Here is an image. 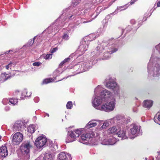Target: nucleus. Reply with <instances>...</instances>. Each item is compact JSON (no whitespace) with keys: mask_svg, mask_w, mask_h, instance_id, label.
Segmentation results:
<instances>
[{"mask_svg":"<svg viewBox=\"0 0 160 160\" xmlns=\"http://www.w3.org/2000/svg\"><path fill=\"white\" fill-rule=\"evenodd\" d=\"M93 137V134L92 132L83 134L79 138L78 141L83 144H88L89 139Z\"/></svg>","mask_w":160,"mask_h":160,"instance_id":"nucleus-10","label":"nucleus"},{"mask_svg":"<svg viewBox=\"0 0 160 160\" xmlns=\"http://www.w3.org/2000/svg\"><path fill=\"white\" fill-rule=\"evenodd\" d=\"M102 46L101 45L98 46L95 51V53L96 56H98L102 52L104 47L105 48L106 46L107 45V43L106 42H102Z\"/></svg>","mask_w":160,"mask_h":160,"instance_id":"nucleus-19","label":"nucleus"},{"mask_svg":"<svg viewBox=\"0 0 160 160\" xmlns=\"http://www.w3.org/2000/svg\"><path fill=\"white\" fill-rule=\"evenodd\" d=\"M128 7L127 6V5H125L124 6L120 7H117L116 11H117V12L119 11H122L127 9L128 8Z\"/></svg>","mask_w":160,"mask_h":160,"instance_id":"nucleus-32","label":"nucleus"},{"mask_svg":"<svg viewBox=\"0 0 160 160\" xmlns=\"http://www.w3.org/2000/svg\"><path fill=\"white\" fill-rule=\"evenodd\" d=\"M41 63L39 62H36L33 63V65L34 66H39L41 65Z\"/></svg>","mask_w":160,"mask_h":160,"instance_id":"nucleus-45","label":"nucleus"},{"mask_svg":"<svg viewBox=\"0 0 160 160\" xmlns=\"http://www.w3.org/2000/svg\"><path fill=\"white\" fill-rule=\"evenodd\" d=\"M69 38V35L67 33H64L62 36V39L65 40H68Z\"/></svg>","mask_w":160,"mask_h":160,"instance_id":"nucleus-39","label":"nucleus"},{"mask_svg":"<svg viewBox=\"0 0 160 160\" xmlns=\"http://www.w3.org/2000/svg\"><path fill=\"white\" fill-rule=\"evenodd\" d=\"M22 134L20 132H17L12 136V142L13 144L18 145L23 140Z\"/></svg>","mask_w":160,"mask_h":160,"instance_id":"nucleus-11","label":"nucleus"},{"mask_svg":"<svg viewBox=\"0 0 160 160\" xmlns=\"http://www.w3.org/2000/svg\"><path fill=\"white\" fill-rule=\"evenodd\" d=\"M108 55H106V53H105L104 55V58L107 59L109 58L110 55L118 51V46L115 44H111L110 43L108 45Z\"/></svg>","mask_w":160,"mask_h":160,"instance_id":"nucleus-9","label":"nucleus"},{"mask_svg":"<svg viewBox=\"0 0 160 160\" xmlns=\"http://www.w3.org/2000/svg\"><path fill=\"white\" fill-rule=\"evenodd\" d=\"M111 41V43H112L113 42H114V40H112Z\"/></svg>","mask_w":160,"mask_h":160,"instance_id":"nucleus-61","label":"nucleus"},{"mask_svg":"<svg viewBox=\"0 0 160 160\" xmlns=\"http://www.w3.org/2000/svg\"><path fill=\"white\" fill-rule=\"evenodd\" d=\"M32 93L31 92H29V95L28 94V91L26 89L23 90L21 93V96L20 97L21 100H24L25 97H30Z\"/></svg>","mask_w":160,"mask_h":160,"instance_id":"nucleus-24","label":"nucleus"},{"mask_svg":"<svg viewBox=\"0 0 160 160\" xmlns=\"http://www.w3.org/2000/svg\"><path fill=\"white\" fill-rule=\"evenodd\" d=\"M58 158L59 160H70L71 159L70 154L64 152H60L58 155Z\"/></svg>","mask_w":160,"mask_h":160,"instance_id":"nucleus-18","label":"nucleus"},{"mask_svg":"<svg viewBox=\"0 0 160 160\" xmlns=\"http://www.w3.org/2000/svg\"><path fill=\"white\" fill-rule=\"evenodd\" d=\"M124 30H123V29H122V32H124Z\"/></svg>","mask_w":160,"mask_h":160,"instance_id":"nucleus-64","label":"nucleus"},{"mask_svg":"<svg viewBox=\"0 0 160 160\" xmlns=\"http://www.w3.org/2000/svg\"><path fill=\"white\" fill-rule=\"evenodd\" d=\"M128 29H130V30H131V26H128L125 29V30H126V31L127 32H128Z\"/></svg>","mask_w":160,"mask_h":160,"instance_id":"nucleus-52","label":"nucleus"},{"mask_svg":"<svg viewBox=\"0 0 160 160\" xmlns=\"http://www.w3.org/2000/svg\"><path fill=\"white\" fill-rule=\"evenodd\" d=\"M155 48L160 54V43L155 46Z\"/></svg>","mask_w":160,"mask_h":160,"instance_id":"nucleus-42","label":"nucleus"},{"mask_svg":"<svg viewBox=\"0 0 160 160\" xmlns=\"http://www.w3.org/2000/svg\"><path fill=\"white\" fill-rule=\"evenodd\" d=\"M32 145L29 142L23 143L20 147L21 153L26 158H29L30 154V149L32 148Z\"/></svg>","mask_w":160,"mask_h":160,"instance_id":"nucleus-4","label":"nucleus"},{"mask_svg":"<svg viewBox=\"0 0 160 160\" xmlns=\"http://www.w3.org/2000/svg\"><path fill=\"white\" fill-rule=\"evenodd\" d=\"M5 109L6 110H9V108H5Z\"/></svg>","mask_w":160,"mask_h":160,"instance_id":"nucleus-58","label":"nucleus"},{"mask_svg":"<svg viewBox=\"0 0 160 160\" xmlns=\"http://www.w3.org/2000/svg\"><path fill=\"white\" fill-rule=\"evenodd\" d=\"M83 130V129L80 128L76 129L73 131H71L68 132V135H70L71 137L74 139V141L76 138L78 137Z\"/></svg>","mask_w":160,"mask_h":160,"instance_id":"nucleus-14","label":"nucleus"},{"mask_svg":"<svg viewBox=\"0 0 160 160\" xmlns=\"http://www.w3.org/2000/svg\"><path fill=\"white\" fill-rule=\"evenodd\" d=\"M114 118L116 121L117 122V124H119V126H121L122 128L124 126L125 124H126V123L124 122L126 120L127 122H130L129 119H127L126 118L122 119V117L120 115H117Z\"/></svg>","mask_w":160,"mask_h":160,"instance_id":"nucleus-15","label":"nucleus"},{"mask_svg":"<svg viewBox=\"0 0 160 160\" xmlns=\"http://www.w3.org/2000/svg\"><path fill=\"white\" fill-rule=\"evenodd\" d=\"M148 75L151 78L159 77L160 75V58L154 53L151 55L147 65Z\"/></svg>","mask_w":160,"mask_h":160,"instance_id":"nucleus-1","label":"nucleus"},{"mask_svg":"<svg viewBox=\"0 0 160 160\" xmlns=\"http://www.w3.org/2000/svg\"><path fill=\"white\" fill-rule=\"evenodd\" d=\"M132 110L133 112H137L138 111V108L137 107H134L133 108Z\"/></svg>","mask_w":160,"mask_h":160,"instance_id":"nucleus-51","label":"nucleus"},{"mask_svg":"<svg viewBox=\"0 0 160 160\" xmlns=\"http://www.w3.org/2000/svg\"><path fill=\"white\" fill-rule=\"evenodd\" d=\"M134 2H135V1L134 2L133 1H132L130 2V4H133Z\"/></svg>","mask_w":160,"mask_h":160,"instance_id":"nucleus-57","label":"nucleus"},{"mask_svg":"<svg viewBox=\"0 0 160 160\" xmlns=\"http://www.w3.org/2000/svg\"><path fill=\"white\" fill-rule=\"evenodd\" d=\"M100 96L105 102H107L115 98L114 95L110 91L106 89H103L101 92Z\"/></svg>","mask_w":160,"mask_h":160,"instance_id":"nucleus-7","label":"nucleus"},{"mask_svg":"<svg viewBox=\"0 0 160 160\" xmlns=\"http://www.w3.org/2000/svg\"><path fill=\"white\" fill-rule=\"evenodd\" d=\"M73 141H74V139L71 137L70 135H68V136H67L66 138V142L67 143H69L70 142H72Z\"/></svg>","mask_w":160,"mask_h":160,"instance_id":"nucleus-34","label":"nucleus"},{"mask_svg":"<svg viewBox=\"0 0 160 160\" xmlns=\"http://www.w3.org/2000/svg\"><path fill=\"white\" fill-rule=\"evenodd\" d=\"M47 142V139L45 137L40 136L36 139L35 144L38 148H41L45 145Z\"/></svg>","mask_w":160,"mask_h":160,"instance_id":"nucleus-8","label":"nucleus"},{"mask_svg":"<svg viewBox=\"0 0 160 160\" xmlns=\"http://www.w3.org/2000/svg\"><path fill=\"white\" fill-rule=\"evenodd\" d=\"M12 63L10 62L8 65L6 66V68L8 70L9 68H11L12 64Z\"/></svg>","mask_w":160,"mask_h":160,"instance_id":"nucleus-46","label":"nucleus"},{"mask_svg":"<svg viewBox=\"0 0 160 160\" xmlns=\"http://www.w3.org/2000/svg\"><path fill=\"white\" fill-rule=\"evenodd\" d=\"M117 142V139L113 137H111L109 139H106L101 142V144L104 145H113Z\"/></svg>","mask_w":160,"mask_h":160,"instance_id":"nucleus-17","label":"nucleus"},{"mask_svg":"<svg viewBox=\"0 0 160 160\" xmlns=\"http://www.w3.org/2000/svg\"><path fill=\"white\" fill-rule=\"evenodd\" d=\"M103 89L101 86L100 85L98 86L95 89L94 91V96H97L99 93H101V92L103 91Z\"/></svg>","mask_w":160,"mask_h":160,"instance_id":"nucleus-26","label":"nucleus"},{"mask_svg":"<svg viewBox=\"0 0 160 160\" xmlns=\"http://www.w3.org/2000/svg\"><path fill=\"white\" fill-rule=\"evenodd\" d=\"M70 58L68 57L65 58L63 61H62L59 64V67H62L63 65L65 62L70 60Z\"/></svg>","mask_w":160,"mask_h":160,"instance_id":"nucleus-37","label":"nucleus"},{"mask_svg":"<svg viewBox=\"0 0 160 160\" xmlns=\"http://www.w3.org/2000/svg\"><path fill=\"white\" fill-rule=\"evenodd\" d=\"M141 127L135 124L132 125L130 126L129 137L133 138L139 134H141L140 131Z\"/></svg>","mask_w":160,"mask_h":160,"instance_id":"nucleus-6","label":"nucleus"},{"mask_svg":"<svg viewBox=\"0 0 160 160\" xmlns=\"http://www.w3.org/2000/svg\"><path fill=\"white\" fill-rule=\"evenodd\" d=\"M53 81V79L52 78H48L44 79L42 83L43 84H46Z\"/></svg>","mask_w":160,"mask_h":160,"instance_id":"nucleus-33","label":"nucleus"},{"mask_svg":"<svg viewBox=\"0 0 160 160\" xmlns=\"http://www.w3.org/2000/svg\"><path fill=\"white\" fill-rule=\"evenodd\" d=\"M105 102L102 98L100 96H94L92 99V106L96 109L99 110V108L101 107L100 106L101 104L102 105Z\"/></svg>","mask_w":160,"mask_h":160,"instance_id":"nucleus-5","label":"nucleus"},{"mask_svg":"<svg viewBox=\"0 0 160 160\" xmlns=\"http://www.w3.org/2000/svg\"><path fill=\"white\" fill-rule=\"evenodd\" d=\"M157 153H158V155H159L160 154V152H157Z\"/></svg>","mask_w":160,"mask_h":160,"instance_id":"nucleus-62","label":"nucleus"},{"mask_svg":"<svg viewBox=\"0 0 160 160\" xmlns=\"http://www.w3.org/2000/svg\"><path fill=\"white\" fill-rule=\"evenodd\" d=\"M92 64V62H87L82 63L79 66V69L81 72H83L88 70L91 68Z\"/></svg>","mask_w":160,"mask_h":160,"instance_id":"nucleus-13","label":"nucleus"},{"mask_svg":"<svg viewBox=\"0 0 160 160\" xmlns=\"http://www.w3.org/2000/svg\"><path fill=\"white\" fill-rule=\"evenodd\" d=\"M149 13V12L148 11L147 13L144 15L143 19L144 20V21H146V20L147 17L148 16V15L147 14V13Z\"/></svg>","mask_w":160,"mask_h":160,"instance_id":"nucleus-48","label":"nucleus"},{"mask_svg":"<svg viewBox=\"0 0 160 160\" xmlns=\"http://www.w3.org/2000/svg\"><path fill=\"white\" fill-rule=\"evenodd\" d=\"M88 44V42L87 40L86 41L85 40H82L78 48V50L82 53H84L87 50Z\"/></svg>","mask_w":160,"mask_h":160,"instance_id":"nucleus-16","label":"nucleus"},{"mask_svg":"<svg viewBox=\"0 0 160 160\" xmlns=\"http://www.w3.org/2000/svg\"><path fill=\"white\" fill-rule=\"evenodd\" d=\"M8 154V152L6 147L2 146L0 148V157L5 158Z\"/></svg>","mask_w":160,"mask_h":160,"instance_id":"nucleus-22","label":"nucleus"},{"mask_svg":"<svg viewBox=\"0 0 160 160\" xmlns=\"http://www.w3.org/2000/svg\"><path fill=\"white\" fill-rule=\"evenodd\" d=\"M34 101L36 102H38L39 100V98L38 97H36L34 98Z\"/></svg>","mask_w":160,"mask_h":160,"instance_id":"nucleus-49","label":"nucleus"},{"mask_svg":"<svg viewBox=\"0 0 160 160\" xmlns=\"http://www.w3.org/2000/svg\"><path fill=\"white\" fill-rule=\"evenodd\" d=\"M157 117H155L154 118V122L157 123H158L159 124H160V123H159V122H156V119H157ZM158 121L159 122H160V114L159 115H158Z\"/></svg>","mask_w":160,"mask_h":160,"instance_id":"nucleus-43","label":"nucleus"},{"mask_svg":"<svg viewBox=\"0 0 160 160\" xmlns=\"http://www.w3.org/2000/svg\"><path fill=\"white\" fill-rule=\"evenodd\" d=\"M54 156L50 153H46L43 158L44 160H53Z\"/></svg>","mask_w":160,"mask_h":160,"instance_id":"nucleus-27","label":"nucleus"},{"mask_svg":"<svg viewBox=\"0 0 160 160\" xmlns=\"http://www.w3.org/2000/svg\"><path fill=\"white\" fill-rule=\"evenodd\" d=\"M142 22H140L139 23V24H138V26H137V28H138L141 25V24H140Z\"/></svg>","mask_w":160,"mask_h":160,"instance_id":"nucleus-56","label":"nucleus"},{"mask_svg":"<svg viewBox=\"0 0 160 160\" xmlns=\"http://www.w3.org/2000/svg\"><path fill=\"white\" fill-rule=\"evenodd\" d=\"M23 126V123L21 121H18L16 122L13 126V131H17L21 130Z\"/></svg>","mask_w":160,"mask_h":160,"instance_id":"nucleus-21","label":"nucleus"},{"mask_svg":"<svg viewBox=\"0 0 160 160\" xmlns=\"http://www.w3.org/2000/svg\"><path fill=\"white\" fill-rule=\"evenodd\" d=\"M107 121L109 122V124L110 125V124H113L116 121L115 119H114V118H113L109 119L107 120Z\"/></svg>","mask_w":160,"mask_h":160,"instance_id":"nucleus-40","label":"nucleus"},{"mask_svg":"<svg viewBox=\"0 0 160 160\" xmlns=\"http://www.w3.org/2000/svg\"><path fill=\"white\" fill-rule=\"evenodd\" d=\"M122 128L119 126V124L117 125V126H114L109 128L108 130V132L109 134H117V132L120 128Z\"/></svg>","mask_w":160,"mask_h":160,"instance_id":"nucleus-20","label":"nucleus"},{"mask_svg":"<svg viewBox=\"0 0 160 160\" xmlns=\"http://www.w3.org/2000/svg\"><path fill=\"white\" fill-rule=\"evenodd\" d=\"M97 36L95 34H90L89 36L87 38V41H91L94 40L96 38Z\"/></svg>","mask_w":160,"mask_h":160,"instance_id":"nucleus-30","label":"nucleus"},{"mask_svg":"<svg viewBox=\"0 0 160 160\" xmlns=\"http://www.w3.org/2000/svg\"><path fill=\"white\" fill-rule=\"evenodd\" d=\"M58 50V48H53L51 51V53H53L56 51Z\"/></svg>","mask_w":160,"mask_h":160,"instance_id":"nucleus-50","label":"nucleus"},{"mask_svg":"<svg viewBox=\"0 0 160 160\" xmlns=\"http://www.w3.org/2000/svg\"><path fill=\"white\" fill-rule=\"evenodd\" d=\"M158 7H160V1H159L157 3Z\"/></svg>","mask_w":160,"mask_h":160,"instance_id":"nucleus-55","label":"nucleus"},{"mask_svg":"<svg viewBox=\"0 0 160 160\" xmlns=\"http://www.w3.org/2000/svg\"><path fill=\"white\" fill-rule=\"evenodd\" d=\"M61 69L59 68L56 69V71L54 72V75L56 77H57L61 73Z\"/></svg>","mask_w":160,"mask_h":160,"instance_id":"nucleus-35","label":"nucleus"},{"mask_svg":"<svg viewBox=\"0 0 160 160\" xmlns=\"http://www.w3.org/2000/svg\"><path fill=\"white\" fill-rule=\"evenodd\" d=\"M152 105V101L151 100H146L143 102V106L147 108H149Z\"/></svg>","mask_w":160,"mask_h":160,"instance_id":"nucleus-25","label":"nucleus"},{"mask_svg":"<svg viewBox=\"0 0 160 160\" xmlns=\"http://www.w3.org/2000/svg\"><path fill=\"white\" fill-rule=\"evenodd\" d=\"M106 87L113 90L114 94L120 97V88L115 81L114 78L109 77L105 80Z\"/></svg>","mask_w":160,"mask_h":160,"instance_id":"nucleus-2","label":"nucleus"},{"mask_svg":"<svg viewBox=\"0 0 160 160\" xmlns=\"http://www.w3.org/2000/svg\"><path fill=\"white\" fill-rule=\"evenodd\" d=\"M116 99H113L107 102H105L101 105L99 110L106 112H110L114 110L116 104Z\"/></svg>","mask_w":160,"mask_h":160,"instance_id":"nucleus-3","label":"nucleus"},{"mask_svg":"<svg viewBox=\"0 0 160 160\" xmlns=\"http://www.w3.org/2000/svg\"><path fill=\"white\" fill-rule=\"evenodd\" d=\"M130 23L131 24L134 25L136 23V21L134 19H132L130 21Z\"/></svg>","mask_w":160,"mask_h":160,"instance_id":"nucleus-47","label":"nucleus"},{"mask_svg":"<svg viewBox=\"0 0 160 160\" xmlns=\"http://www.w3.org/2000/svg\"><path fill=\"white\" fill-rule=\"evenodd\" d=\"M72 107V102L71 101L68 102L66 105L67 108L68 109H71Z\"/></svg>","mask_w":160,"mask_h":160,"instance_id":"nucleus-38","label":"nucleus"},{"mask_svg":"<svg viewBox=\"0 0 160 160\" xmlns=\"http://www.w3.org/2000/svg\"><path fill=\"white\" fill-rule=\"evenodd\" d=\"M75 17L74 15H72L70 16H69L68 17V18L69 19H72V18H74Z\"/></svg>","mask_w":160,"mask_h":160,"instance_id":"nucleus-53","label":"nucleus"},{"mask_svg":"<svg viewBox=\"0 0 160 160\" xmlns=\"http://www.w3.org/2000/svg\"><path fill=\"white\" fill-rule=\"evenodd\" d=\"M123 128H121L117 132V134L119 137L121 138L122 139H125L127 138L126 135V131L122 129Z\"/></svg>","mask_w":160,"mask_h":160,"instance_id":"nucleus-23","label":"nucleus"},{"mask_svg":"<svg viewBox=\"0 0 160 160\" xmlns=\"http://www.w3.org/2000/svg\"><path fill=\"white\" fill-rule=\"evenodd\" d=\"M109 122H108L107 121L103 123V125L101 126V128L102 129H105L107 127H108L109 126Z\"/></svg>","mask_w":160,"mask_h":160,"instance_id":"nucleus-36","label":"nucleus"},{"mask_svg":"<svg viewBox=\"0 0 160 160\" xmlns=\"http://www.w3.org/2000/svg\"><path fill=\"white\" fill-rule=\"evenodd\" d=\"M11 51V50H9L7 52H6V53L7 54H8Z\"/></svg>","mask_w":160,"mask_h":160,"instance_id":"nucleus-59","label":"nucleus"},{"mask_svg":"<svg viewBox=\"0 0 160 160\" xmlns=\"http://www.w3.org/2000/svg\"><path fill=\"white\" fill-rule=\"evenodd\" d=\"M28 132L31 134L33 133L35 131V126L32 125H29L27 128Z\"/></svg>","mask_w":160,"mask_h":160,"instance_id":"nucleus-29","label":"nucleus"},{"mask_svg":"<svg viewBox=\"0 0 160 160\" xmlns=\"http://www.w3.org/2000/svg\"><path fill=\"white\" fill-rule=\"evenodd\" d=\"M102 121L98 119H92L86 125L84 129L86 130L87 129H89L91 128L95 127L97 125L98 126H100L101 125Z\"/></svg>","mask_w":160,"mask_h":160,"instance_id":"nucleus-12","label":"nucleus"},{"mask_svg":"<svg viewBox=\"0 0 160 160\" xmlns=\"http://www.w3.org/2000/svg\"><path fill=\"white\" fill-rule=\"evenodd\" d=\"M46 115L48 117H49V114L48 113H46Z\"/></svg>","mask_w":160,"mask_h":160,"instance_id":"nucleus-60","label":"nucleus"},{"mask_svg":"<svg viewBox=\"0 0 160 160\" xmlns=\"http://www.w3.org/2000/svg\"><path fill=\"white\" fill-rule=\"evenodd\" d=\"M89 22L88 21H85V22H83L84 23H86V22Z\"/></svg>","mask_w":160,"mask_h":160,"instance_id":"nucleus-63","label":"nucleus"},{"mask_svg":"<svg viewBox=\"0 0 160 160\" xmlns=\"http://www.w3.org/2000/svg\"><path fill=\"white\" fill-rule=\"evenodd\" d=\"M20 92L18 90H16L15 92V94L16 95H18V93Z\"/></svg>","mask_w":160,"mask_h":160,"instance_id":"nucleus-54","label":"nucleus"},{"mask_svg":"<svg viewBox=\"0 0 160 160\" xmlns=\"http://www.w3.org/2000/svg\"><path fill=\"white\" fill-rule=\"evenodd\" d=\"M8 77V75L5 73H2L1 75V78H2V80L3 81L7 80Z\"/></svg>","mask_w":160,"mask_h":160,"instance_id":"nucleus-31","label":"nucleus"},{"mask_svg":"<svg viewBox=\"0 0 160 160\" xmlns=\"http://www.w3.org/2000/svg\"><path fill=\"white\" fill-rule=\"evenodd\" d=\"M9 104L12 105H15L17 104L18 100L16 98H10L9 99Z\"/></svg>","mask_w":160,"mask_h":160,"instance_id":"nucleus-28","label":"nucleus"},{"mask_svg":"<svg viewBox=\"0 0 160 160\" xmlns=\"http://www.w3.org/2000/svg\"><path fill=\"white\" fill-rule=\"evenodd\" d=\"M34 41L33 40H32V39H30L27 43V46H32V44L33 43Z\"/></svg>","mask_w":160,"mask_h":160,"instance_id":"nucleus-44","label":"nucleus"},{"mask_svg":"<svg viewBox=\"0 0 160 160\" xmlns=\"http://www.w3.org/2000/svg\"><path fill=\"white\" fill-rule=\"evenodd\" d=\"M52 54H47L44 57L46 59H51L52 58Z\"/></svg>","mask_w":160,"mask_h":160,"instance_id":"nucleus-41","label":"nucleus"}]
</instances>
